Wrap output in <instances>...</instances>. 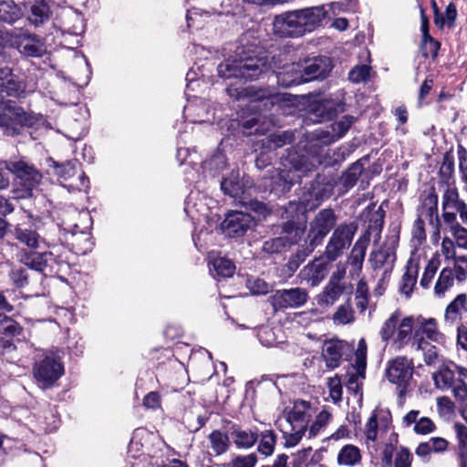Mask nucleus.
I'll list each match as a JSON object with an SVG mask.
<instances>
[{
  "label": "nucleus",
  "mask_w": 467,
  "mask_h": 467,
  "mask_svg": "<svg viewBox=\"0 0 467 467\" xmlns=\"http://www.w3.org/2000/svg\"><path fill=\"white\" fill-rule=\"evenodd\" d=\"M420 333L437 344L445 342L444 335L439 330L434 318H415L412 316L401 317L399 310L394 311L382 324L379 331V337L386 345L395 351H400L412 343Z\"/></svg>",
  "instance_id": "nucleus-1"
},
{
  "label": "nucleus",
  "mask_w": 467,
  "mask_h": 467,
  "mask_svg": "<svg viewBox=\"0 0 467 467\" xmlns=\"http://www.w3.org/2000/svg\"><path fill=\"white\" fill-rule=\"evenodd\" d=\"M316 413L317 405L303 400H296L291 408L284 410L276 424L283 432L286 447H295L300 442Z\"/></svg>",
  "instance_id": "nucleus-2"
},
{
  "label": "nucleus",
  "mask_w": 467,
  "mask_h": 467,
  "mask_svg": "<svg viewBox=\"0 0 467 467\" xmlns=\"http://www.w3.org/2000/svg\"><path fill=\"white\" fill-rule=\"evenodd\" d=\"M324 6H313L278 15L273 22V30L279 36H299L313 31L326 16Z\"/></svg>",
  "instance_id": "nucleus-3"
},
{
  "label": "nucleus",
  "mask_w": 467,
  "mask_h": 467,
  "mask_svg": "<svg viewBox=\"0 0 467 467\" xmlns=\"http://www.w3.org/2000/svg\"><path fill=\"white\" fill-rule=\"evenodd\" d=\"M353 122L354 118L349 115H346L332 124V135H330L328 131H317L316 136L317 141L311 145V160H308L306 156H302L300 160L294 164L296 171H301L302 173H306L315 170L318 165L324 163L327 164L326 146L343 137L345 133L349 130Z\"/></svg>",
  "instance_id": "nucleus-4"
},
{
  "label": "nucleus",
  "mask_w": 467,
  "mask_h": 467,
  "mask_svg": "<svg viewBox=\"0 0 467 467\" xmlns=\"http://www.w3.org/2000/svg\"><path fill=\"white\" fill-rule=\"evenodd\" d=\"M266 66L263 58L251 56H243L237 52L235 57L225 59L218 65L217 70L224 79H237V82L254 80L265 70Z\"/></svg>",
  "instance_id": "nucleus-5"
},
{
  "label": "nucleus",
  "mask_w": 467,
  "mask_h": 467,
  "mask_svg": "<svg viewBox=\"0 0 467 467\" xmlns=\"http://www.w3.org/2000/svg\"><path fill=\"white\" fill-rule=\"evenodd\" d=\"M33 374L38 384L44 389L49 388L64 374L61 358L57 352L49 351L35 363Z\"/></svg>",
  "instance_id": "nucleus-6"
},
{
  "label": "nucleus",
  "mask_w": 467,
  "mask_h": 467,
  "mask_svg": "<svg viewBox=\"0 0 467 467\" xmlns=\"http://www.w3.org/2000/svg\"><path fill=\"white\" fill-rule=\"evenodd\" d=\"M5 169L16 175L18 198H28L33 195V190L41 181L40 172L25 161H10L5 163Z\"/></svg>",
  "instance_id": "nucleus-7"
},
{
  "label": "nucleus",
  "mask_w": 467,
  "mask_h": 467,
  "mask_svg": "<svg viewBox=\"0 0 467 467\" xmlns=\"http://www.w3.org/2000/svg\"><path fill=\"white\" fill-rule=\"evenodd\" d=\"M413 363L405 357H397L388 363L386 376L389 382L397 385L400 399H402L411 381Z\"/></svg>",
  "instance_id": "nucleus-8"
},
{
  "label": "nucleus",
  "mask_w": 467,
  "mask_h": 467,
  "mask_svg": "<svg viewBox=\"0 0 467 467\" xmlns=\"http://www.w3.org/2000/svg\"><path fill=\"white\" fill-rule=\"evenodd\" d=\"M336 215L331 209H323L310 223L307 234V249L311 253L317 246L322 244L324 238L336 224Z\"/></svg>",
  "instance_id": "nucleus-9"
},
{
  "label": "nucleus",
  "mask_w": 467,
  "mask_h": 467,
  "mask_svg": "<svg viewBox=\"0 0 467 467\" xmlns=\"http://www.w3.org/2000/svg\"><path fill=\"white\" fill-rule=\"evenodd\" d=\"M33 118L21 107L8 104L3 113L0 112V127L7 136L21 133L24 127L33 125Z\"/></svg>",
  "instance_id": "nucleus-10"
},
{
  "label": "nucleus",
  "mask_w": 467,
  "mask_h": 467,
  "mask_svg": "<svg viewBox=\"0 0 467 467\" xmlns=\"http://www.w3.org/2000/svg\"><path fill=\"white\" fill-rule=\"evenodd\" d=\"M357 231L353 223L338 225L333 232L327 246L326 255L330 261L339 257L348 248Z\"/></svg>",
  "instance_id": "nucleus-11"
},
{
  "label": "nucleus",
  "mask_w": 467,
  "mask_h": 467,
  "mask_svg": "<svg viewBox=\"0 0 467 467\" xmlns=\"http://www.w3.org/2000/svg\"><path fill=\"white\" fill-rule=\"evenodd\" d=\"M436 388L441 390L451 389L456 400L463 401L467 398V385L462 379L455 378V370L449 366L441 367L433 374Z\"/></svg>",
  "instance_id": "nucleus-12"
},
{
  "label": "nucleus",
  "mask_w": 467,
  "mask_h": 467,
  "mask_svg": "<svg viewBox=\"0 0 467 467\" xmlns=\"http://www.w3.org/2000/svg\"><path fill=\"white\" fill-rule=\"evenodd\" d=\"M307 299L308 294L305 289L295 287L275 291L268 297V302L274 310L277 311L300 307L306 303Z\"/></svg>",
  "instance_id": "nucleus-13"
},
{
  "label": "nucleus",
  "mask_w": 467,
  "mask_h": 467,
  "mask_svg": "<svg viewBox=\"0 0 467 467\" xmlns=\"http://www.w3.org/2000/svg\"><path fill=\"white\" fill-rule=\"evenodd\" d=\"M255 225L254 218L245 213L233 211L228 213L221 224L223 233L230 238H238Z\"/></svg>",
  "instance_id": "nucleus-14"
},
{
  "label": "nucleus",
  "mask_w": 467,
  "mask_h": 467,
  "mask_svg": "<svg viewBox=\"0 0 467 467\" xmlns=\"http://www.w3.org/2000/svg\"><path fill=\"white\" fill-rule=\"evenodd\" d=\"M305 234L303 227L295 226L294 223H286L284 227V235L265 241L263 250L268 254L280 253L284 248L296 244Z\"/></svg>",
  "instance_id": "nucleus-15"
},
{
  "label": "nucleus",
  "mask_w": 467,
  "mask_h": 467,
  "mask_svg": "<svg viewBox=\"0 0 467 467\" xmlns=\"http://www.w3.org/2000/svg\"><path fill=\"white\" fill-rule=\"evenodd\" d=\"M13 44L21 54L27 57H40L47 52L42 39L28 32H20L16 35Z\"/></svg>",
  "instance_id": "nucleus-16"
},
{
  "label": "nucleus",
  "mask_w": 467,
  "mask_h": 467,
  "mask_svg": "<svg viewBox=\"0 0 467 467\" xmlns=\"http://www.w3.org/2000/svg\"><path fill=\"white\" fill-rule=\"evenodd\" d=\"M389 424V417H379L376 411L371 414L364 429L366 442L368 449L374 448L377 450V442L379 440L382 439L383 434L388 431Z\"/></svg>",
  "instance_id": "nucleus-17"
},
{
  "label": "nucleus",
  "mask_w": 467,
  "mask_h": 467,
  "mask_svg": "<svg viewBox=\"0 0 467 467\" xmlns=\"http://www.w3.org/2000/svg\"><path fill=\"white\" fill-rule=\"evenodd\" d=\"M26 89L24 81L15 76L8 67H0V105L4 98L19 97Z\"/></svg>",
  "instance_id": "nucleus-18"
},
{
  "label": "nucleus",
  "mask_w": 467,
  "mask_h": 467,
  "mask_svg": "<svg viewBox=\"0 0 467 467\" xmlns=\"http://www.w3.org/2000/svg\"><path fill=\"white\" fill-rule=\"evenodd\" d=\"M19 261L26 266L36 271L46 273L52 268V263H58L60 260L55 256L53 252H24L19 255Z\"/></svg>",
  "instance_id": "nucleus-19"
},
{
  "label": "nucleus",
  "mask_w": 467,
  "mask_h": 467,
  "mask_svg": "<svg viewBox=\"0 0 467 467\" xmlns=\"http://www.w3.org/2000/svg\"><path fill=\"white\" fill-rule=\"evenodd\" d=\"M349 348L348 342L339 339H328L323 343L322 358L327 368H336L340 365L343 352Z\"/></svg>",
  "instance_id": "nucleus-20"
},
{
  "label": "nucleus",
  "mask_w": 467,
  "mask_h": 467,
  "mask_svg": "<svg viewBox=\"0 0 467 467\" xmlns=\"http://www.w3.org/2000/svg\"><path fill=\"white\" fill-rule=\"evenodd\" d=\"M332 69V63L327 57H316L307 59L303 64L305 82L327 76Z\"/></svg>",
  "instance_id": "nucleus-21"
},
{
  "label": "nucleus",
  "mask_w": 467,
  "mask_h": 467,
  "mask_svg": "<svg viewBox=\"0 0 467 467\" xmlns=\"http://www.w3.org/2000/svg\"><path fill=\"white\" fill-rule=\"evenodd\" d=\"M329 264L321 258H317L307 264L300 271V277L311 286L318 285L327 275Z\"/></svg>",
  "instance_id": "nucleus-22"
},
{
  "label": "nucleus",
  "mask_w": 467,
  "mask_h": 467,
  "mask_svg": "<svg viewBox=\"0 0 467 467\" xmlns=\"http://www.w3.org/2000/svg\"><path fill=\"white\" fill-rule=\"evenodd\" d=\"M368 244L369 236L368 234H364L357 240L351 250L348 263L349 265V275L352 278L358 276L362 272L363 262Z\"/></svg>",
  "instance_id": "nucleus-23"
},
{
  "label": "nucleus",
  "mask_w": 467,
  "mask_h": 467,
  "mask_svg": "<svg viewBox=\"0 0 467 467\" xmlns=\"http://www.w3.org/2000/svg\"><path fill=\"white\" fill-rule=\"evenodd\" d=\"M467 315V295H458L445 308L444 321L450 326H461L463 315Z\"/></svg>",
  "instance_id": "nucleus-24"
},
{
  "label": "nucleus",
  "mask_w": 467,
  "mask_h": 467,
  "mask_svg": "<svg viewBox=\"0 0 467 467\" xmlns=\"http://www.w3.org/2000/svg\"><path fill=\"white\" fill-rule=\"evenodd\" d=\"M275 78L277 83L285 88L304 83L303 64L292 63L284 66L276 72Z\"/></svg>",
  "instance_id": "nucleus-25"
},
{
  "label": "nucleus",
  "mask_w": 467,
  "mask_h": 467,
  "mask_svg": "<svg viewBox=\"0 0 467 467\" xmlns=\"http://www.w3.org/2000/svg\"><path fill=\"white\" fill-rule=\"evenodd\" d=\"M16 239L30 249H38L44 244L50 247V244L32 226L17 225L15 229Z\"/></svg>",
  "instance_id": "nucleus-26"
},
{
  "label": "nucleus",
  "mask_w": 467,
  "mask_h": 467,
  "mask_svg": "<svg viewBox=\"0 0 467 467\" xmlns=\"http://www.w3.org/2000/svg\"><path fill=\"white\" fill-rule=\"evenodd\" d=\"M396 259L394 245H384L377 251H372L369 263L374 269L384 268V273L390 271Z\"/></svg>",
  "instance_id": "nucleus-27"
},
{
  "label": "nucleus",
  "mask_w": 467,
  "mask_h": 467,
  "mask_svg": "<svg viewBox=\"0 0 467 467\" xmlns=\"http://www.w3.org/2000/svg\"><path fill=\"white\" fill-rule=\"evenodd\" d=\"M420 410H412L409 411L402 419V424L409 427L414 424V431L417 434H429L435 429L434 422L427 417H420Z\"/></svg>",
  "instance_id": "nucleus-28"
},
{
  "label": "nucleus",
  "mask_w": 467,
  "mask_h": 467,
  "mask_svg": "<svg viewBox=\"0 0 467 467\" xmlns=\"http://www.w3.org/2000/svg\"><path fill=\"white\" fill-rule=\"evenodd\" d=\"M419 218L432 220L438 214V196L434 189H430L420 195V205L419 207Z\"/></svg>",
  "instance_id": "nucleus-29"
},
{
  "label": "nucleus",
  "mask_w": 467,
  "mask_h": 467,
  "mask_svg": "<svg viewBox=\"0 0 467 467\" xmlns=\"http://www.w3.org/2000/svg\"><path fill=\"white\" fill-rule=\"evenodd\" d=\"M345 285H335L327 282L322 292L317 296V305L320 306H333L344 294Z\"/></svg>",
  "instance_id": "nucleus-30"
},
{
  "label": "nucleus",
  "mask_w": 467,
  "mask_h": 467,
  "mask_svg": "<svg viewBox=\"0 0 467 467\" xmlns=\"http://www.w3.org/2000/svg\"><path fill=\"white\" fill-rule=\"evenodd\" d=\"M221 189L231 197H238L244 192V186L240 181L239 171H232L221 182Z\"/></svg>",
  "instance_id": "nucleus-31"
},
{
  "label": "nucleus",
  "mask_w": 467,
  "mask_h": 467,
  "mask_svg": "<svg viewBox=\"0 0 467 467\" xmlns=\"http://www.w3.org/2000/svg\"><path fill=\"white\" fill-rule=\"evenodd\" d=\"M315 419L310 425H308L307 432L308 438H315L322 433L332 419L331 412L327 409H322L320 411L317 410L314 415Z\"/></svg>",
  "instance_id": "nucleus-32"
},
{
  "label": "nucleus",
  "mask_w": 467,
  "mask_h": 467,
  "mask_svg": "<svg viewBox=\"0 0 467 467\" xmlns=\"http://www.w3.org/2000/svg\"><path fill=\"white\" fill-rule=\"evenodd\" d=\"M231 435L234 443L239 449H249L258 440V434L250 430L234 429Z\"/></svg>",
  "instance_id": "nucleus-33"
},
{
  "label": "nucleus",
  "mask_w": 467,
  "mask_h": 467,
  "mask_svg": "<svg viewBox=\"0 0 467 467\" xmlns=\"http://www.w3.org/2000/svg\"><path fill=\"white\" fill-rule=\"evenodd\" d=\"M360 461V450L352 444H348L342 447L337 454V462L339 465L353 466Z\"/></svg>",
  "instance_id": "nucleus-34"
},
{
  "label": "nucleus",
  "mask_w": 467,
  "mask_h": 467,
  "mask_svg": "<svg viewBox=\"0 0 467 467\" xmlns=\"http://www.w3.org/2000/svg\"><path fill=\"white\" fill-rule=\"evenodd\" d=\"M21 17V9L13 1L0 2V21L14 24Z\"/></svg>",
  "instance_id": "nucleus-35"
},
{
  "label": "nucleus",
  "mask_w": 467,
  "mask_h": 467,
  "mask_svg": "<svg viewBox=\"0 0 467 467\" xmlns=\"http://www.w3.org/2000/svg\"><path fill=\"white\" fill-rule=\"evenodd\" d=\"M418 275V266L413 265L412 262H409L407 265V270L402 276L401 285H400V292L405 295L407 297L410 296L413 291V287L417 282Z\"/></svg>",
  "instance_id": "nucleus-36"
},
{
  "label": "nucleus",
  "mask_w": 467,
  "mask_h": 467,
  "mask_svg": "<svg viewBox=\"0 0 467 467\" xmlns=\"http://www.w3.org/2000/svg\"><path fill=\"white\" fill-rule=\"evenodd\" d=\"M30 23L35 26L43 25L49 19V7L44 1H36L30 9L28 16Z\"/></svg>",
  "instance_id": "nucleus-37"
},
{
  "label": "nucleus",
  "mask_w": 467,
  "mask_h": 467,
  "mask_svg": "<svg viewBox=\"0 0 467 467\" xmlns=\"http://www.w3.org/2000/svg\"><path fill=\"white\" fill-rule=\"evenodd\" d=\"M258 451L265 455L270 456L274 453L276 444V434L273 430H265L258 435Z\"/></svg>",
  "instance_id": "nucleus-38"
},
{
  "label": "nucleus",
  "mask_w": 467,
  "mask_h": 467,
  "mask_svg": "<svg viewBox=\"0 0 467 467\" xmlns=\"http://www.w3.org/2000/svg\"><path fill=\"white\" fill-rule=\"evenodd\" d=\"M411 347L415 350L423 352L424 361L427 365H431L435 362L438 356L436 348L428 343L423 337H418V335H416Z\"/></svg>",
  "instance_id": "nucleus-39"
},
{
  "label": "nucleus",
  "mask_w": 467,
  "mask_h": 467,
  "mask_svg": "<svg viewBox=\"0 0 467 467\" xmlns=\"http://www.w3.org/2000/svg\"><path fill=\"white\" fill-rule=\"evenodd\" d=\"M454 285V275L452 270L444 268L441 270L439 278L434 286V294L439 296H444L445 293Z\"/></svg>",
  "instance_id": "nucleus-40"
},
{
  "label": "nucleus",
  "mask_w": 467,
  "mask_h": 467,
  "mask_svg": "<svg viewBox=\"0 0 467 467\" xmlns=\"http://www.w3.org/2000/svg\"><path fill=\"white\" fill-rule=\"evenodd\" d=\"M208 439L211 443V448L216 455H222L228 451L230 441L227 434L220 431H213L210 433Z\"/></svg>",
  "instance_id": "nucleus-41"
},
{
  "label": "nucleus",
  "mask_w": 467,
  "mask_h": 467,
  "mask_svg": "<svg viewBox=\"0 0 467 467\" xmlns=\"http://www.w3.org/2000/svg\"><path fill=\"white\" fill-rule=\"evenodd\" d=\"M332 320L336 325H348L355 321V313L350 303L340 305L333 314Z\"/></svg>",
  "instance_id": "nucleus-42"
},
{
  "label": "nucleus",
  "mask_w": 467,
  "mask_h": 467,
  "mask_svg": "<svg viewBox=\"0 0 467 467\" xmlns=\"http://www.w3.org/2000/svg\"><path fill=\"white\" fill-rule=\"evenodd\" d=\"M211 265L216 275L223 278L233 276L235 271V265L234 263L224 257L213 258L211 261Z\"/></svg>",
  "instance_id": "nucleus-43"
},
{
  "label": "nucleus",
  "mask_w": 467,
  "mask_h": 467,
  "mask_svg": "<svg viewBox=\"0 0 467 467\" xmlns=\"http://www.w3.org/2000/svg\"><path fill=\"white\" fill-rule=\"evenodd\" d=\"M79 163L77 160H71L63 163H56L55 173L60 179L67 181L78 173Z\"/></svg>",
  "instance_id": "nucleus-44"
},
{
  "label": "nucleus",
  "mask_w": 467,
  "mask_h": 467,
  "mask_svg": "<svg viewBox=\"0 0 467 467\" xmlns=\"http://www.w3.org/2000/svg\"><path fill=\"white\" fill-rule=\"evenodd\" d=\"M365 371L360 370L359 368L352 367V371L348 372L347 377L348 380L346 382V387L348 390L357 394L360 390V385L362 380L365 379Z\"/></svg>",
  "instance_id": "nucleus-45"
},
{
  "label": "nucleus",
  "mask_w": 467,
  "mask_h": 467,
  "mask_svg": "<svg viewBox=\"0 0 467 467\" xmlns=\"http://www.w3.org/2000/svg\"><path fill=\"white\" fill-rule=\"evenodd\" d=\"M364 171L360 161H357L349 167V169L342 176V183L345 187L350 188L354 186Z\"/></svg>",
  "instance_id": "nucleus-46"
},
{
  "label": "nucleus",
  "mask_w": 467,
  "mask_h": 467,
  "mask_svg": "<svg viewBox=\"0 0 467 467\" xmlns=\"http://www.w3.org/2000/svg\"><path fill=\"white\" fill-rule=\"evenodd\" d=\"M246 287L255 296L266 295L272 289L271 285L259 277L248 278L246 280Z\"/></svg>",
  "instance_id": "nucleus-47"
},
{
  "label": "nucleus",
  "mask_w": 467,
  "mask_h": 467,
  "mask_svg": "<svg viewBox=\"0 0 467 467\" xmlns=\"http://www.w3.org/2000/svg\"><path fill=\"white\" fill-rule=\"evenodd\" d=\"M464 201L460 200L455 188H448L442 196L443 210H456Z\"/></svg>",
  "instance_id": "nucleus-48"
},
{
  "label": "nucleus",
  "mask_w": 467,
  "mask_h": 467,
  "mask_svg": "<svg viewBox=\"0 0 467 467\" xmlns=\"http://www.w3.org/2000/svg\"><path fill=\"white\" fill-rule=\"evenodd\" d=\"M440 266V261L438 257L433 256L425 267L424 273L420 279V285L424 288H428L435 276V274Z\"/></svg>",
  "instance_id": "nucleus-49"
},
{
  "label": "nucleus",
  "mask_w": 467,
  "mask_h": 467,
  "mask_svg": "<svg viewBox=\"0 0 467 467\" xmlns=\"http://www.w3.org/2000/svg\"><path fill=\"white\" fill-rule=\"evenodd\" d=\"M257 461L258 459L255 453L237 455L225 463L224 467H255Z\"/></svg>",
  "instance_id": "nucleus-50"
},
{
  "label": "nucleus",
  "mask_w": 467,
  "mask_h": 467,
  "mask_svg": "<svg viewBox=\"0 0 467 467\" xmlns=\"http://www.w3.org/2000/svg\"><path fill=\"white\" fill-rule=\"evenodd\" d=\"M327 388L329 397L334 403H338L342 400V381L338 375H335L327 379Z\"/></svg>",
  "instance_id": "nucleus-51"
},
{
  "label": "nucleus",
  "mask_w": 467,
  "mask_h": 467,
  "mask_svg": "<svg viewBox=\"0 0 467 467\" xmlns=\"http://www.w3.org/2000/svg\"><path fill=\"white\" fill-rule=\"evenodd\" d=\"M367 343L364 338H360L358 342L357 348L355 350V363L353 367L359 368V369L366 370L367 367Z\"/></svg>",
  "instance_id": "nucleus-52"
},
{
  "label": "nucleus",
  "mask_w": 467,
  "mask_h": 467,
  "mask_svg": "<svg viewBox=\"0 0 467 467\" xmlns=\"http://www.w3.org/2000/svg\"><path fill=\"white\" fill-rule=\"evenodd\" d=\"M426 240V234L424 229L423 219L418 218L413 224V229L411 233V244L414 248L421 245L422 243Z\"/></svg>",
  "instance_id": "nucleus-53"
},
{
  "label": "nucleus",
  "mask_w": 467,
  "mask_h": 467,
  "mask_svg": "<svg viewBox=\"0 0 467 467\" xmlns=\"http://www.w3.org/2000/svg\"><path fill=\"white\" fill-rule=\"evenodd\" d=\"M394 439H389V442H384L380 451L381 467H392V457L395 450L393 441H396V435L391 433Z\"/></svg>",
  "instance_id": "nucleus-54"
},
{
  "label": "nucleus",
  "mask_w": 467,
  "mask_h": 467,
  "mask_svg": "<svg viewBox=\"0 0 467 467\" xmlns=\"http://www.w3.org/2000/svg\"><path fill=\"white\" fill-rule=\"evenodd\" d=\"M450 231L457 246L467 250V229L459 223H455L451 225Z\"/></svg>",
  "instance_id": "nucleus-55"
},
{
  "label": "nucleus",
  "mask_w": 467,
  "mask_h": 467,
  "mask_svg": "<svg viewBox=\"0 0 467 467\" xmlns=\"http://www.w3.org/2000/svg\"><path fill=\"white\" fill-rule=\"evenodd\" d=\"M370 67L367 65L356 66L348 73V79L353 83L366 81L369 76Z\"/></svg>",
  "instance_id": "nucleus-56"
},
{
  "label": "nucleus",
  "mask_w": 467,
  "mask_h": 467,
  "mask_svg": "<svg viewBox=\"0 0 467 467\" xmlns=\"http://www.w3.org/2000/svg\"><path fill=\"white\" fill-rule=\"evenodd\" d=\"M9 276L16 287H23L27 285V272L21 266H14Z\"/></svg>",
  "instance_id": "nucleus-57"
},
{
  "label": "nucleus",
  "mask_w": 467,
  "mask_h": 467,
  "mask_svg": "<svg viewBox=\"0 0 467 467\" xmlns=\"http://www.w3.org/2000/svg\"><path fill=\"white\" fill-rule=\"evenodd\" d=\"M286 94L283 93H272L267 96L262 95L258 96L261 99V103L264 106L265 109H270L275 106H279L282 101L285 100Z\"/></svg>",
  "instance_id": "nucleus-58"
},
{
  "label": "nucleus",
  "mask_w": 467,
  "mask_h": 467,
  "mask_svg": "<svg viewBox=\"0 0 467 467\" xmlns=\"http://www.w3.org/2000/svg\"><path fill=\"white\" fill-rule=\"evenodd\" d=\"M257 337L262 345L265 347L274 346L276 343V338L272 328L268 327H262L257 332Z\"/></svg>",
  "instance_id": "nucleus-59"
},
{
  "label": "nucleus",
  "mask_w": 467,
  "mask_h": 467,
  "mask_svg": "<svg viewBox=\"0 0 467 467\" xmlns=\"http://www.w3.org/2000/svg\"><path fill=\"white\" fill-rule=\"evenodd\" d=\"M226 164V158L223 153L214 154L211 159L203 162V168L215 171H221Z\"/></svg>",
  "instance_id": "nucleus-60"
},
{
  "label": "nucleus",
  "mask_w": 467,
  "mask_h": 467,
  "mask_svg": "<svg viewBox=\"0 0 467 467\" xmlns=\"http://www.w3.org/2000/svg\"><path fill=\"white\" fill-rule=\"evenodd\" d=\"M441 252L446 261L454 260L456 255L455 243L451 239L444 237L441 242Z\"/></svg>",
  "instance_id": "nucleus-61"
},
{
  "label": "nucleus",
  "mask_w": 467,
  "mask_h": 467,
  "mask_svg": "<svg viewBox=\"0 0 467 467\" xmlns=\"http://www.w3.org/2000/svg\"><path fill=\"white\" fill-rule=\"evenodd\" d=\"M294 140V133L289 130L283 131L278 134L270 136V141L275 148H280L286 143H290Z\"/></svg>",
  "instance_id": "nucleus-62"
},
{
  "label": "nucleus",
  "mask_w": 467,
  "mask_h": 467,
  "mask_svg": "<svg viewBox=\"0 0 467 467\" xmlns=\"http://www.w3.org/2000/svg\"><path fill=\"white\" fill-rule=\"evenodd\" d=\"M1 331H3L5 336L13 337L20 334L21 327L18 325V323L5 316V320L3 323Z\"/></svg>",
  "instance_id": "nucleus-63"
},
{
  "label": "nucleus",
  "mask_w": 467,
  "mask_h": 467,
  "mask_svg": "<svg viewBox=\"0 0 467 467\" xmlns=\"http://www.w3.org/2000/svg\"><path fill=\"white\" fill-rule=\"evenodd\" d=\"M412 455L407 449H401L397 452L395 467H410Z\"/></svg>",
  "instance_id": "nucleus-64"
}]
</instances>
